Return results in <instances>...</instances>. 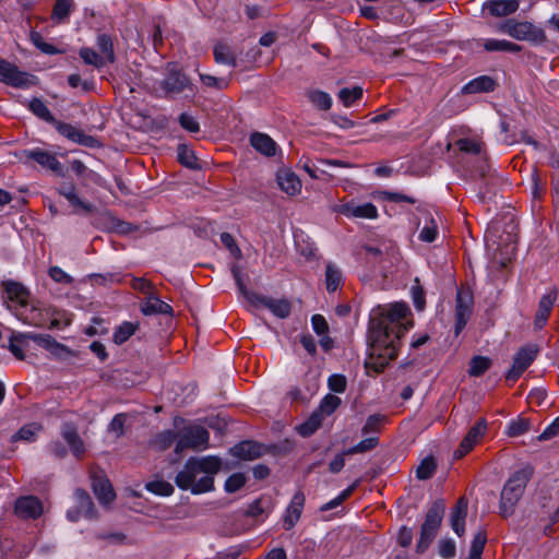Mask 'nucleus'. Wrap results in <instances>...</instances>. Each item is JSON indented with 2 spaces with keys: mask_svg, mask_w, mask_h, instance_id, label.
<instances>
[{
  "mask_svg": "<svg viewBox=\"0 0 559 559\" xmlns=\"http://www.w3.org/2000/svg\"><path fill=\"white\" fill-rule=\"evenodd\" d=\"M246 484V476L241 473L230 475L225 481V490L227 492H236Z\"/></svg>",
  "mask_w": 559,
  "mask_h": 559,
  "instance_id": "obj_55",
  "label": "nucleus"
},
{
  "mask_svg": "<svg viewBox=\"0 0 559 559\" xmlns=\"http://www.w3.org/2000/svg\"><path fill=\"white\" fill-rule=\"evenodd\" d=\"M468 500L466 497H460L451 511L450 522L455 534L461 537L465 533V519L467 516Z\"/></svg>",
  "mask_w": 559,
  "mask_h": 559,
  "instance_id": "obj_19",
  "label": "nucleus"
},
{
  "mask_svg": "<svg viewBox=\"0 0 559 559\" xmlns=\"http://www.w3.org/2000/svg\"><path fill=\"white\" fill-rule=\"evenodd\" d=\"M492 365V360L485 356H474L469 361L468 374L471 377L483 376Z\"/></svg>",
  "mask_w": 559,
  "mask_h": 559,
  "instance_id": "obj_38",
  "label": "nucleus"
},
{
  "mask_svg": "<svg viewBox=\"0 0 559 559\" xmlns=\"http://www.w3.org/2000/svg\"><path fill=\"white\" fill-rule=\"evenodd\" d=\"M314 373L310 366H304L298 372L297 382L287 392L292 404L308 405L314 394Z\"/></svg>",
  "mask_w": 559,
  "mask_h": 559,
  "instance_id": "obj_7",
  "label": "nucleus"
},
{
  "mask_svg": "<svg viewBox=\"0 0 559 559\" xmlns=\"http://www.w3.org/2000/svg\"><path fill=\"white\" fill-rule=\"evenodd\" d=\"M341 405V399L333 394H326L317 409V429L320 427V416H329Z\"/></svg>",
  "mask_w": 559,
  "mask_h": 559,
  "instance_id": "obj_33",
  "label": "nucleus"
},
{
  "mask_svg": "<svg viewBox=\"0 0 559 559\" xmlns=\"http://www.w3.org/2000/svg\"><path fill=\"white\" fill-rule=\"evenodd\" d=\"M497 86L496 81L489 75H480L468 83H466L462 90V94H476V93H489L495 91Z\"/></svg>",
  "mask_w": 559,
  "mask_h": 559,
  "instance_id": "obj_25",
  "label": "nucleus"
},
{
  "mask_svg": "<svg viewBox=\"0 0 559 559\" xmlns=\"http://www.w3.org/2000/svg\"><path fill=\"white\" fill-rule=\"evenodd\" d=\"M26 340H31V333H28V334L20 333L16 335H12L10 337L9 349L17 359L24 358V346H25Z\"/></svg>",
  "mask_w": 559,
  "mask_h": 559,
  "instance_id": "obj_46",
  "label": "nucleus"
},
{
  "mask_svg": "<svg viewBox=\"0 0 559 559\" xmlns=\"http://www.w3.org/2000/svg\"><path fill=\"white\" fill-rule=\"evenodd\" d=\"M61 436L68 443L72 454L75 457L81 459L85 453V445L76 428L71 424H64L61 428Z\"/></svg>",
  "mask_w": 559,
  "mask_h": 559,
  "instance_id": "obj_21",
  "label": "nucleus"
},
{
  "mask_svg": "<svg viewBox=\"0 0 559 559\" xmlns=\"http://www.w3.org/2000/svg\"><path fill=\"white\" fill-rule=\"evenodd\" d=\"M484 49L487 51H509V52H519L521 51V46L508 41V40H499V39H487L484 45Z\"/></svg>",
  "mask_w": 559,
  "mask_h": 559,
  "instance_id": "obj_39",
  "label": "nucleus"
},
{
  "mask_svg": "<svg viewBox=\"0 0 559 559\" xmlns=\"http://www.w3.org/2000/svg\"><path fill=\"white\" fill-rule=\"evenodd\" d=\"M377 444H378V438H376V437L367 438V439H364L362 441H360L355 447L350 448L346 453L347 454L364 453V452L372 450L373 448L377 447Z\"/></svg>",
  "mask_w": 559,
  "mask_h": 559,
  "instance_id": "obj_58",
  "label": "nucleus"
},
{
  "mask_svg": "<svg viewBox=\"0 0 559 559\" xmlns=\"http://www.w3.org/2000/svg\"><path fill=\"white\" fill-rule=\"evenodd\" d=\"M139 323L124 321L115 329L112 338L118 345L127 342L138 330Z\"/></svg>",
  "mask_w": 559,
  "mask_h": 559,
  "instance_id": "obj_34",
  "label": "nucleus"
},
{
  "mask_svg": "<svg viewBox=\"0 0 559 559\" xmlns=\"http://www.w3.org/2000/svg\"><path fill=\"white\" fill-rule=\"evenodd\" d=\"M329 331L330 326L325 318L317 313V336H320L319 344L325 353L335 346L334 340L328 335Z\"/></svg>",
  "mask_w": 559,
  "mask_h": 559,
  "instance_id": "obj_30",
  "label": "nucleus"
},
{
  "mask_svg": "<svg viewBox=\"0 0 559 559\" xmlns=\"http://www.w3.org/2000/svg\"><path fill=\"white\" fill-rule=\"evenodd\" d=\"M79 56L83 59L86 64L94 66L99 69L105 66L104 57L97 53L94 49L83 47L79 51Z\"/></svg>",
  "mask_w": 559,
  "mask_h": 559,
  "instance_id": "obj_50",
  "label": "nucleus"
},
{
  "mask_svg": "<svg viewBox=\"0 0 559 559\" xmlns=\"http://www.w3.org/2000/svg\"><path fill=\"white\" fill-rule=\"evenodd\" d=\"M210 441L209 431L200 425L183 427L178 432L175 452L180 454L185 450L202 451L207 449Z\"/></svg>",
  "mask_w": 559,
  "mask_h": 559,
  "instance_id": "obj_6",
  "label": "nucleus"
},
{
  "mask_svg": "<svg viewBox=\"0 0 559 559\" xmlns=\"http://www.w3.org/2000/svg\"><path fill=\"white\" fill-rule=\"evenodd\" d=\"M531 429V419L525 417H518L511 420L507 427V435L515 438L526 433Z\"/></svg>",
  "mask_w": 559,
  "mask_h": 559,
  "instance_id": "obj_43",
  "label": "nucleus"
},
{
  "mask_svg": "<svg viewBox=\"0 0 559 559\" xmlns=\"http://www.w3.org/2000/svg\"><path fill=\"white\" fill-rule=\"evenodd\" d=\"M487 430V421L480 418L474 426L469 428L466 436L461 441L459 448L454 451V459H462L469 453L474 447L480 441Z\"/></svg>",
  "mask_w": 559,
  "mask_h": 559,
  "instance_id": "obj_12",
  "label": "nucleus"
},
{
  "mask_svg": "<svg viewBox=\"0 0 559 559\" xmlns=\"http://www.w3.org/2000/svg\"><path fill=\"white\" fill-rule=\"evenodd\" d=\"M559 433V416L537 437L538 441H546Z\"/></svg>",
  "mask_w": 559,
  "mask_h": 559,
  "instance_id": "obj_64",
  "label": "nucleus"
},
{
  "mask_svg": "<svg viewBox=\"0 0 559 559\" xmlns=\"http://www.w3.org/2000/svg\"><path fill=\"white\" fill-rule=\"evenodd\" d=\"M346 378L343 374H332L328 380L329 389L336 393H342L346 390Z\"/></svg>",
  "mask_w": 559,
  "mask_h": 559,
  "instance_id": "obj_63",
  "label": "nucleus"
},
{
  "mask_svg": "<svg viewBox=\"0 0 559 559\" xmlns=\"http://www.w3.org/2000/svg\"><path fill=\"white\" fill-rule=\"evenodd\" d=\"M14 512L22 519H37L43 513L41 501L34 496L21 497L15 501Z\"/></svg>",
  "mask_w": 559,
  "mask_h": 559,
  "instance_id": "obj_13",
  "label": "nucleus"
},
{
  "mask_svg": "<svg viewBox=\"0 0 559 559\" xmlns=\"http://www.w3.org/2000/svg\"><path fill=\"white\" fill-rule=\"evenodd\" d=\"M25 155L27 158L33 159L41 167L47 168L57 175H63V168L55 154L36 147L25 151Z\"/></svg>",
  "mask_w": 559,
  "mask_h": 559,
  "instance_id": "obj_15",
  "label": "nucleus"
},
{
  "mask_svg": "<svg viewBox=\"0 0 559 559\" xmlns=\"http://www.w3.org/2000/svg\"><path fill=\"white\" fill-rule=\"evenodd\" d=\"M52 124L62 136L74 143L93 147L96 142L93 136L85 134L82 130L70 123L55 120Z\"/></svg>",
  "mask_w": 559,
  "mask_h": 559,
  "instance_id": "obj_14",
  "label": "nucleus"
},
{
  "mask_svg": "<svg viewBox=\"0 0 559 559\" xmlns=\"http://www.w3.org/2000/svg\"><path fill=\"white\" fill-rule=\"evenodd\" d=\"M214 59L219 64L236 67L237 60L230 47L224 43H217L213 50Z\"/></svg>",
  "mask_w": 559,
  "mask_h": 559,
  "instance_id": "obj_32",
  "label": "nucleus"
},
{
  "mask_svg": "<svg viewBox=\"0 0 559 559\" xmlns=\"http://www.w3.org/2000/svg\"><path fill=\"white\" fill-rule=\"evenodd\" d=\"M456 554L455 543L452 539H441L439 542V555L444 559L454 558Z\"/></svg>",
  "mask_w": 559,
  "mask_h": 559,
  "instance_id": "obj_59",
  "label": "nucleus"
},
{
  "mask_svg": "<svg viewBox=\"0 0 559 559\" xmlns=\"http://www.w3.org/2000/svg\"><path fill=\"white\" fill-rule=\"evenodd\" d=\"M276 181L282 191L288 195H295L301 191V181L295 173L289 169H280Z\"/></svg>",
  "mask_w": 559,
  "mask_h": 559,
  "instance_id": "obj_22",
  "label": "nucleus"
},
{
  "mask_svg": "<svg viewBox=\"0 0 559 559\" xmlns=\"http://www.w3.org/2000/svg\"><path fill=\"white\" fill-rule=\"evenodd\" d=\"M58 191L62 197H64L69 201V203L72 206L79 207L82 211H84L85 213L94 212V209H95L94 205L81 200L75 192L74 186L70 185L67 187H62Z\"/></svg>",
  "mask_w": 559,
  "mask_h": 559,
  "instance_id": "obj_31",
  "label": "nucleus"
},
{
  "mask_svg": "<svg viewBox=\"0 0 559 559\" xmlns=\"http://www.w3.org/2000/svg\"><path fill=\"white\" fill-rule=\"evenodd\" d=\"M37 304L34 301H31L29 299L22 304L21 306L16 307L13 310V313L15 317L21 320L23 323H25V317L32 316L33 311L35 310Z\"/></svg>",
  "mask_w": 559,
  "mask_h": 559,
  "instance_id": "obj_61",
  "label": "nucleus"
},
{
  "mask_svg": "<svg viewBox=\"0 0 559 559\" xmlns=\"http://www.w3.org/2000/svg\"><path fill=\"white\" fill-rule=\"evenodd\" d=\"M362 88L360 86H355L353 88H342L337 96L345 107H350L355 102L362 97Z\"/></svg>",
  "mask_w": 559,
  "mask_h": 559,
  "instance_id": "obj_47",
  "label": "nucleus"
},
{
  "mask_svg": "<svg viewBox=\"0 0 559 559\" xmlns=\"http://www.w3.org/2000/svg\"><path fill=\"white\" fill-rule=\"evenodd\" d=\"M178 440V433L174 430H165L155 436L152 444L159 451L169 449Z\"/></svg>",
  "mask_w": 559,
  "mask_h": 559,
  "instance_id": "obj_42",
  "label": "nucleus"
},
{
  "mask_svg": "<svg viewBox=\"0 0 559 559\" xmlns=\"http://www.w3.org/2000/svg\"><path fill=\"white\" fill-rule=\"evenodd\" d=\"M0 82L13 86L25 87L29 81V75L21 71L16 64L0 58Z\"/></svg>",
  "mask_w": 559,
  "mask_h": 559,
  "instance_id": "obj_11",
  "label": "nucleus"
},
{
  "mask_svg": "<svg viewBox=\"0 0 559 559\" xmlns=\"http://www.w3.org/2000/svg\"><path fill=\"white\" fill-rule=\"evenodd\" d=\"M486 543H487L486 531H484V530L479 531L477 534H475V536L472 540L469 556H474V557L481 556Z\"/></svg>",
  "mask_w": 559,
  "mask_h": 559,
  "instance_id": "obj_54",
  "label": "nucleus"
},
{
  "mask_svg": "<svg viewBox=\"0 0 559 559\" xmlns=\"http://www.w3.org/2000/svg\"><path fill=\"white\" fill-rule=\"evenodd\" d=\"M233 276L241 295L254 306L267 308L274 316L284 319L290 313V304L286 299H274L271 297L259 296L249 292L243 284L240 271L237 266L231 269Z\"/></svg>",
  "mask_w": 559,
  "mask_h": 559,
  "instance_id": "obj_5",
  "label": "nucleus"
},
{
  "mask_svg": "<svg viewBox=\"0 0 559 559\" xmlns=\"http://www.w3.org/2000/svg\"><path fill=\"white\" fill-rule=\"evenodd\" d=\"M221 469V461L216 456L191 457L176 478V485L182 490H190L194 495L214 489V476Z\"/></svg>",
  "mask_w": 559,
  "mask_h": 559,
  "instance_id": "obj_2",
  "label": "nucleus"
},
{
  "mask_svg": "<svg viewBox=\"0 0 559 559\" xmlns=\"http://www.w3.org/2000/svg\"><path fill=\"white\" fill-rule=\"evenodd\" d=\"M97 47L104 57V61L112 63L116 59L114 44L107 34H100L97 37Z\"/></svg>",
  "mask_w": 559,
  "mask_h": 559,
  "instance_id": "obj_45",
  "label": "nucleus"
},
{
  "mask_svg": "<svg viewBox=\"0 0 559 559\" xmlns=\"http://www.w3.org/2000/svg\"><path fill=\"white\" fill-rule=\"evenodd\" d=\"M92 487L95 496L102 504L106 506L114 501L116 495L111 484L105 476L94 474L92 476Z\"/></svg>",
  "mask_w": 559,
  "mask_h": 559,
  "instance_id": "obj_20",
  "label": "nucleus"
},
{
  "mask_svg": "<svg viewBox=\"0 0 559 559\" xmlns=\"http://www.w3.org/2000/svg\"><path fill=\"white\" fill-rule=\"evenodd\" d=\"M37 304L34 301H31L29 299L22 304L21 306L16 307L13 310V313L15 317L21 320L23 323H25V317L32 316L33 311L35 310Z\"/></svg>",
  "mask_w": 559,
  "mask_h": 559,
  "instance_id": "obj_62",
  "label": "nucleus"
},
{
  "mask_svg": "<svg viewBox=\"0 0 559 559\" xmlns=\"http://www.w3.org/2000/svg\"><path fill=\"white\" fill-rule=\"evenodd\" d=\"M534 474L531 465L514 472L506 481L499 501L500 514L509 518L514 513L515 506L524 493V490Z\"/></svg>",
  "mask_w": 559,
  "mask_h": 559,
  "instance_id": "obj_3",
  "label": "nucleus"
},
{
  "mask_svg": "<svg viewBox=\"0 0 559 559\" xmlns=\"http://www.w3.org/2000/svg\"><path fill=\"white\" fill-rule=\"evenodd\" d=\"M141 311L145 316L152 314H171L173 308L167 302L160 300L159 298L151 295L143 300L141 304Z\"/></svg>",
  "mask_w": 559,
  "mask_h": 559,
  "instance_id": "obj_28",
  "label": "nucleus"
},
{
  "mask_svg": "<svg viewBox=\"0 0 559 559\" xmlns=\"http://www.w3.org/2000/svg\"><path fill=\"white\" fill-rule=\"evenodd\" d=\"M31 340L52 354H59L66 349L63 345L58 343L50 335L31 334Z\"/></svg>",
  "mask_w": 559,
  "mask_h": 559,
  "instance_id": "obj_40",
  "label": "nucleus"
},
{
  "mask_svg": "<svg viewBox=\"0 0 559 559\" xmlns=\"http://www.w3.org/2000/svg\"><path fill=\"white\" fill-rule=\"evenodd\" d=\"M145 487L148 491L165 497L170 496L174 492L173 485L165 480L150 481Z\"/></svg>",
  "mask_w": 559,
  "mask_h": 559,
  "instance_id": "obj_53",
  "label": "nucleus"
},
{
  "mask_svg": "<svg viewBox=\"0 0 559 559\" xmlns=\"http://www.w3.org/2000/svg\"><path fill=\"white\" fill-rule=\"evenodd\" d=\"M188 85V78L176 68H168L167 76L160 83V86L166 95L179 94Z\"/></svg>",
  "mask_w": 559,
  "mask_h": 559,
  "instance_id": "obj_17",
  "label": "nucleus"
},
{
  "mask_svg": "<svg viewBox=\"0 0 559 559\" xmlns=\"http://www.w3.org/2000/svg\"><path fill=\"white\" fill-rule=\"evenodd\" d=\"M250 144L257 152L269 157L274 156L277 151L276 142L270 135L262 132H253L250 135Z\"/></svg>",
  "mask_w": 559,
  "mask_h": 559,
  "instance_id": "obj_23",
  "label": "nucleus"
},
{
  "mask_svg": "<svg viewBox=\"0 0 559 559\" xmlns=\"http://www.w3.org/2000/svg\"><path fill=\"white\" fill-rule=\"evenodd\" d=\"M346 212L355 217L376 218L378 216L377 207L372 203L347 205Z\"/></svg>",
  "mask_w": 559,
  "mask_h": 559,
  "instance_id": "obj_44",
  "label": "nucleus"
},
{
  "mask_svg": "<svg viewBox=\"0 0 559 559\" xmlns=\"http://www.w3.org/2000/svg\"><path fill=\"white\" fill-rule=\"evenodd\" d=\"M558 296V289L556 287L551 288L546 295H544L539 302L538 309L535 314L534 325L535 329L540 330L547 322L554 304Z\"/></svg>",
  "mask_w": 559,
  "mask_h": 559,
  "instance_id": "obj_16",
  "label": "nucleus"
},
{
  "mask_svg": "<svg viewBox=\"0 0 559 559\" xmlns=\"http://www.w3.org/2000/svg\"><path fill=\"white\" fill-rule=\"evenodd\" d=\"M76 507L82 511L84 518L94 519V504L88 493L82 489L75 491Z\"/></svg>",
  "mask_w": 559,
  "mask_h": 559,
  "instance_id": "obj_37",
  "label": "nucleus"
},
{
  "mask_svg": "<svg viewBox=\"0 0 559 559\" xmlns=\"http://www.w3.org/2000/svg\"><path fill=\"white\" fill-rule=\"evenodd\" d=\"M444 511L445 504L442 499H437L428 509L425 521L420 527V537L416 545V551L418 554L425 552L437 536Z\"/></svg>",
  "mask_w": 559,
  "mask_h": 559,
  "instance_id": "obj_4",
  "label": "nucleus"
},
{
  "mask_svg": "<svg viewBox=\"0 0 559 559\" xmlns=\"http://www.w3.org/2000/svg\"><path fill=\"white\" fill-rule=\"evenodd\" d=\"M28 109L36 117L48 123H53L56 120L47 105L40 98H33L28 104Z\"/></svg>",
  "mask_w": 559,
  "mask_h": 559,
  "instance_id": "obj_36",
  "label": "nucleus"
},
{
  "mask_svg": "<svg viewBox=\"0 0 559 559\" xmlns=\"http://www.w3.org/2000/svg\"><path fill=\"white\" fill-rule=\"evenodd\" d=\"M48 312L44 310L41 307H39L38 304L35 310L33 311L32 316L25 317V324L33 326H46L48 324Z\"/></svg>",
  "mask_w": 559,
  "mask_h": 559,
  "instance_id": "obj_52",
  "label": "nucleus"
},
{
  "mask_svg": "<svg viewBox=\"0 0 559 559\" xmlns=\"http://www.w3.org/2000/svg\"><path fill=\"white\" fill-rule=\"evenodd\" d=\"M437 469V463L433 456L425 457L416 469V477L420 480L430 479Z\"/></svg>",
  "mask_w": 559,
  "mask_h": 559,
  "instance_id": "obj_41",
  "label": "nucleus"
},
{
  "mask_svg": "<svg viewBox=\"0 0 559 559\" xmlns=\"http://www.w3.org/2000/svg\"><path fill=\"white\" fill-rule=\"evenodd\" d=\"M358 483L359 481L356 480L353 485H350L348 488L343 490L336 498H334L331 501L322 504L319 510L321 512H326L329 510H332V509H335V508L340 507L346 499H348L352 496V493L356 489Z\"/></svg>",
  "mask_w": 559,
  "mask_h": 559,
  "instance_id": "obj_48",
  "label": "nucleus"
},
{
  "mask_svg": "<svg viewBox=\"0 0 559 559\" xmlns=\"http://www.w3.org/2000/svg\"><path fill=\"white\" fill-rule=\"evenodd\" d=\"M492 16H507L519 9V0H491L484 4Z\"/></svg>",
  "mask_w": 559,
  "mask_h": 559,
  "instance_id": "obj_27",
  "label": "nucleus"
},
{
  "mask_svg": "<svg viewBox=\"0 0 559 559\" xmlns=\"http://www.w3.org/2000/svg\"><path fill=\"white\" fill-rule=\"evenodd\" d=\"M177 154L178 160L180 162L181 165L191 169H195L199 167L193 151H191L186 144L178 145Z\"/></svg>",
  "mask_w": 559,
  "mask_h": 559,
  "instance_id": "obj_49",
  "label": "nucleus"
},
{
  "mask_svg": "<svg viewBox=\"0 0 559 559\" xmlns=\"http://www.w3.org/2000/svg\"><path fill=\"white\" fill-rule=\"evenodd\" d=\"M500 29L518 40H528L536 44H544L547 41L545 32L533 25L531 22L508 20L500 26Z\"/></svg>",
  "mask_w": 559,
  "mask_h": 559,
  "instance_id": "obj_8",
  "label": "nucleus"
},
{
  "mask_svg": "<svg viewBox=\"0 0 559 559\" xmlns=\"http://www.w3.org/2000/svg\"><path fill=\"white\" fill-rule=\"evenodd\" d=\"M411 309L402 302L379 307L369 321L370 353L366 369L380 373L397 357L401 338L413 326Z\"/></svg>",
  "mask_w": 559,
  "mask_h": 559,
  "instance_id": "obj_1",
  "label": "nucleus"
},
{
  "mask_svg": "<svg viewBox=\"0 0 559 559\" xmlns=\"http://www.w3.org/2000/svg\"><path fill=\"white\" fill-rule=\"evenodd\" d=\"M473 305L474 297L469 288H460L455 299V335H459L466 326L472 316Z\"/></svg>",
  "mask_w": 559,
  "mask_h": 559,
  "instance_id": "obj_9",
  "label": "nucleus"
},
{
  "mask_svg": "<svg viewBox=\"0 0 559 559\" xmlns=\"http://www.w3.org/2000/svg\"><path fill=\"white\" fill-rule=\"evenodd\" d=\"M73 8V0H57L53 5L51 19L57 23L66 22Z\"/></svg>",
  "mask_w": 559,
  "mask_h": 559,
  "instance_id": "obj_35",
  "label": "nucleus"
},
{
  "mask_svg": "<svg viewBox=\"0 0 559 559\" xmlns=\"http://www.w3.org/2000/svg\"><path fill=\"white\" fill-rule=\"evenodd\" d=\"M362 250L365 251V260L367 263H371L373 265L380 264L382 262L383 253L379 248L371 246H364Z\"/></svg>",
  "mask_w": 559,
  "mask_h": 559,
  "instance_id": "obj_60",
  "label": "nucleus"
},
{
  "mask_svg": "<svg viewBox=\"0 0 559 559\" xmlns=\"http://www.w3.org/2000/svg\"><path fill=\"white\" fill-rule=\"evenodd\" d=\"M538 353L536 345H527L519 348L513 358V364L506 374L508 381L515 382L532 365Z\"/></svg>",
  "mask_w": 559,
  "mask_h": 559,
  "instance_id": "obj_10",
  "label": "nucleus"
},
{
  "mask_svg": "<svg viewBox=\"0 0 559 559\" xmlns=\"http://www.w3.org/2000/svg\"><path fill=\"white\" fill-rule=\"evenodd\" d=\"M4 292L8 308L11 311L31 298L29 292L23 285L15 282L4 283Z\"/></svg>",
  "mask_w": 559,
  "mask_h": 559,
  "instance_id": "obj_18",
  "label": "nucleus"
},
{
  "mask_svg": "<svg viewBox=\"0 0 559 559\" xmlns=\"http://www.w3.org/2000/svg\"><path fill=\"white\" fill-rule=\"evenodd\" d=\"M39 427L36 424H29L23 426L14 436L13 440H24L32 441L36 433L38 432Z\"/></svg>",
  "mask_w": 559,
  "mask_h": 559,
  "instance_id": "obj_57",
  "label": "nucleus"
},
{
  "mask_svg": "<svg viewBox=\"0 0 559 559\" xmlns=\"http://www.w3.org/2000/svg\"><path fill=\"white\" fill-rule=\"evenodd\" d=\"M455 145L461 152L467 154L479 155L483 152V143L473 139H459Z\"/></svg>",
  "mask_w": 559,
  "mask_h": 559,
  "instance_id": "obj_51",
  "label": "nucleus"
},
{
  "mask_svg": "<svg viewBox=\"0 0 559 559\" xmlns=\"http://www.w3.org/2000/svg\"><path fill=\"white\" fill-rule=\"evenodd\" d=\"M344 284L343 272L334 262H328L324 272V285L328 293H334Z\"/></svg>",
  "mask_w": 559,
  "mask_h": 559,
  "instance_id": "obj_26",
  "label": "nucleus"
},
{
  "mask_svg": "<svg viewBox=\"0 0 559 559\" xmlns=\"http://www.w3.org/2000/svg\"><path fill=\"white\" fill-rule=\"evenodd\" d=\"M231 454L241 460H254L262 454V447L254 441H242L231 449Z\"/></svg>",
  "mask_w": 559,
  "mask_h": 559,
  "instance_id": "obj_29",
  "label": "nucleus"
},
{
  "mask_svg": "<svg viewBox=\"0 0 559 559\" xmlns=\"http://www.w3.org/2000/svg\"><path fill=\"white\" fill-rule=\"evenodd\" d=\"M412 296L415 308L418 311H423L426 306L425 292L424 288L419 285V280H415V285L412 287Z\"/></svg>",
  "mask_w": 559,
  "mask_h": 559,
  "instance_id": "obj_56",
  "label": "nucleus"
},
{
  "mask_svg": "<svg viewBox=\"0 0 559 559\" xmlns=\"http://www.w3.org/2000/svg\"><path fill=\"white\" fill-rule=\"evenodd\" d=\"M304 502L305 497L302 493L298 492L293 497L283 519V526L285 530H290L297 523L304 508Z\"/></svg>",
  "mask_w": 559,
  "mask_h": 559,
  "instance_id": "obj_24",
  "label": "nucleus"
}]
</instances>
